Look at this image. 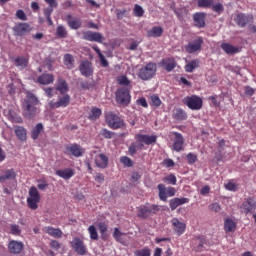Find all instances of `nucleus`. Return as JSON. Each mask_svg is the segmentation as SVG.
<instances>
[{
  "instance_id": "f257e3e1",
  "label": "nucleus",
  "mask_w": 256,
  "mask_h": 256,
  "mask_svg": "<svg viewBox=\"0 0 256 256\" xmlns=\"http://www.w3.org/2000/svg\"><path fill=\"white\" fill-rule=\"evenodd\" d=\"M37 105H39L37 96L28 92L26 99L22 103L23 115L26 119H34L35 115H37Z\"/></svg>"
},
{
  "instance_id": "f03ea898",
  "label": "nucleus",
  "mask_w": 256,
  "mask_h": 256,
  "mask_svg": "<svg viewBox=\"0 0 256 256\" xmlns=\"http://www.w3.org/2000/svg\"><path fill=\"white\" fill-rule=\"evenodd\" d=\"M105 121L110 129H123L125 127V121L113 112L105 113Z\"/></svg>"
},
{
  "instance_id": "7ed1b4c3",
  "label": "nucleus",
  "mask_w": 256,
  "mask_h": 256,
  "mask_svg": "<svg viewBox=\"0 0 256 256\" xmlns=\"http://www.w3.org/2000/svg\"><path fill=\"white\" fill-rule=\"evenodd\" d=\"M155 73H157V64L150 62L139 70L138 77L142 81H149L155 77Z\"/></svg>"
},
{
  "instance_id": "20e7f679",
  "label": "nucleus",
  "mask_w": 256,
  "mask_h": 256,
  "mask_svg": "<svg viewBox=\"0 0 256 256\" xmlns=\"http://www.w3.org/2000/svg\"><path fill=\"white\" fill-rule=\"evenodd\" d=\"M184 105L188 106V109L192 111H199L203 108V99L197 95L187 96L183 100Z\"/></svg>"
},
{
  "instance_id": "39448f33",
  "label": "nucleus",
  "mask_w": 256,
  "mask_h": 256,
  "mask_svg": "<svg viewBox=\"0 0 256 256\" xmlns=\"http://www.w3.org/2000/svg\"><path fill=\"white\" fill-rule=\"evenodd\" d=\"M41 201V196L39 195V190L32 186L29 189V197L27 198V203L29 209L35 211L39 206L37 205Z\"/></svg>"
},
{
  "instance_id": "423d86ee",
  "label": "nucleus",
  "mask_w": 256,
  "mask_h": 256,
  "mask_svg": "<svg viewBox=\"0 0 256 256\" xmlns=\"http://www.w3.org/2000/svg\"><path fill=\"white\" fill-rule=\"evenodd\" d=\"M131 88H119L116 91V101L120 105H129L131 103Z\"/></svg>"
},
{
  "instance_id": "0eeeda50",
  "label": "nucleus",
  "mask_w": 256,
  "mask_h": 256,
  "mask_svg": "<svg viewBox=\"0 0 256 256\" xmlns=\"http://www.w3.org/2000/svg\"><path fill=\"white\" fill-rule=\"evenodd\" d=\"M72 249L77 253V255L85 256L87 255V246L85 242L78 237H75L70 243Z\"/></svg>"
},
{
  "instance_id": "6e6552de",
  "label": "nucleus",
  "mask_w": 256,
  "mask_h": 256,
  "mask_svg": "<svg viewBox=\"0 0 256 256\" xmlns=\"http://www.w3.org/2000/svg\"><path fill=\"white\" fill-rule=\"evenodd\" d=\"M33 31V28L28 23H18L13 27V32L16 37H23Z\"/></svg>"
},
{
  "instance_id": "1a4fd4ad",
  "label": "nucleus",
  "mask_w": 256,
  "mask_h": 256,
  "mask_svg": "<svg viewBox=\"0 0 256 256\" xmlns=\"http://www.w3.org/2000/svg\"><path fill=\"white\" fill-rule=\"evenodd\" d=\"M253 14L238 13L234 18V21L238 27H247L249 23H253Z\"/></svg>"
},
{
  "instance_id": "9d476101",
  "label": "nucleus",
  "mask_w": 256,
  "mask_h": 256,
  "mask_svg": "<svg viewBox=\"0 0 256 256\" xmlns=\"http://www.w3.org/2000/svg\"><path fill=\"white\" fill-rule=\"evenodd\" d=\"M191 246L193 251L201 253V251H205V249H207V240H205L203 236H198L192 239Z\"/></svg>"
},
{
  "instance_id": "9b49d317",
  "label": "nucleus",
  "mask_w": 256,
  "mask_h": 256,
  "mask_svg": "<svg viewBox=\"0 0 256 256\" xmlns=\"http://www.w3.org/2000/svg\"><path fill=\"white\" fill-rule=\"evenodd\" d=\"M66 153L72 155V157H83L85 155V148L77 143L70 144L66 146Z\"/></svg>"
},
{
  "instance_id": "f8f14e48",
  "label": "nucleus",
  "mask_w": 256,
  "mask_h": 256,
  "mask_svg": "<svg viewBox=\"0 0 256 256\" xmlns=\"http://www.w3.org/2000/svg\"><path fill=\"white\" fill-rule=\"evenodd\" d=\"M83 39L85 41H91L95 43H103L105 40V37H103V34L99 32H93V31H85L83 32Z\"/></svg>"
},
{
  "instance_id": "ddd939ff",
  "label": "nucleus",
  "mask_w": 256,
  "mask_h": 256,
  "mask_svg": "<svg viewBox=\"0 0 256 256\" xmlns=\"http://www.w3.org/2000/svg\"><path fill=\"white\" fill-rule=\"evenodd\" d=\"M194 27H197V29H203L205 28V19H207V13L205 12H196L192 16Z\"/></svg>"
},
{
  "instance_id": "4468645a",
  "label": "nucleus",
  "mask_w": 256,
  "mask_h": 256,
  "mask_svg": "<svg viewBox=\"0 0 256 256\" xmlns=\"http://www.w3.org/2000/svg\"><path fill=\"white\" fill-rule=\"evenodd\" d=\"M203 46V39L201 37L196 38L194 41L189 42L188 45L185 46L186 53H197V51H201V47Z\"/></svg>"
},
{
  "instance_id": "2eb2a0df",
  "label": "nucleus",
  "mask_w": 256,
  "mask_h": 256,
  "mask_svg": "<svg viewBox=\"0 0 256 256\" xmlns=\"http://www.w3.org/2000/svg\"><path fill=\"white\" fill-rule=\"evenodd\" d=\"M241 213H245L246 215L249 213H255L256 202L253 198H248L246 201L242 203L240 206Z\"/></svg>"
},
{
  "instance_id": "dca6fc26",
  "label": "nucleus",
  "mask_w": 256,
  "mask_h": 256,
  "mask_svg": "<svg viewBox=\"0 0 256 256\" xmlns=\"http://www.w3.org/2000/svg\"><path fill=\"white\" fill-rule=\"evenodd\" d=\"M79 71L84 77H91L93 75V64L89 60H84L80 63Z\"/></svg>"
},
{
  "instance_id": "f3484780",
  "label": "nucleus",
  "mask_w": 256,
  "mask_h": 256,
  "mask_svg": "<svg viewBox=\"0 0 256 256\" xmlns=\"http://www.w3.org/2000/svg\"><path fill=\"white\" fill-rule=\"evenodd\" d=\"M135 139L138 143H144L145 145H153V143H157L156 135H145V134H136Z\"/></svg>"
},
{
  "instance_id": "a211bd4d",
  "label": "nucleus",
  "mask_w": 256,
  "mask_h": 256,
  "mask_svg": "<svg viewBox=\"0 0 256 256\" xmlns=\"http://www.w3.org/2000/svg\"><path fill=\"white\" fill-rule=\"evenodd\" d=\"M159 65L160 67H163L165 71L171 73V71L177 67V61H175V58H164Z\"/></svg>"
},
{
  "instance_id": "6ab92c4d",
  "label": "nucleus",
  "mask_w": 256,
  "mask_h": 256,
  "mask_svg": "<svg viewBox=\"0 0 256 256\" xmlns=\"http://www.w3.org/2000/svg\"><path fill=\"white\" fill-rule=\"evenodd\" d=\"M171 223L175 233H177L178 236H181L185 233V229H187V224L179 221V219L177 218H173Z\"/></svg>"
},
{
  "instance_id": "aec40b11",
  "label": "nucleus",
  "mask_w": 256,
  "mask_h": 256,
  "mask_svg": "<svg viewBox=\"0 0 256 256\" xmlns=\"http://www.w3.org/2000/svg\"><path fill=\"white\" fill-rule=\"evenodd\" d=\"M23 242L17 240H11L8 244V249L13 255H19L23 251Z\"/></svg>"
},
{
  "instance_id": "412c9836",
  "label": "nucleus",
  "mask_w": 256,
  "mask_h": 256,
  "mask_svg": "<svg viewBox=\"0 0 256 256\" xmlns=\"http://www.w3.org/2000/svg\"><path fill=\"white\" fill-rule=\"evenodd\" d=\"M94 163L99 169H106L109 165V158L105 154H98L94 158Z\"/></svg>"
},
{
  "instance_id": "4be33fe9",
  "label": "nucleus",
  "mask_w": 256,
  "mask_h": 256,
  "mask_svg": "<svg viewBox=\"0 0 256 256\" xmlns=\"http://www.w3.org/2000/svg\"><path fill=\"white\" fill-rule=\"evenodd\" d=\"M174 143H173V149L174 151H183V144L185 143L183 139V135L179 132H174Z\"/></svg>"
},
{
  "instance_id": "5701e85b",
  "label": "nucleus",
  "mask_w": 256,
  "mask_h": 256,
  "mask_svg": "<svg viewBox=\"0 0 256 256\" xmlns=\"http://www.w3.org/2000/svg\"><path fill=\"white\" fill-rule=\"evenodd\" d=\"M189 203V198H173L169 201V206L171 211H175L177 207H181V205H185Z\"/></svg>"
},
{
  "instance_id": "b1692460",
  "label": "nucleus",
  "mask_w": 256,
  "mask_h": 256,
  "mask_svg": "<svg viewBox=\"0 0 256 256\" xmlns=\"http://www.w3.org/2000/svg\"><path fill=\"white\" fill-rule=\"evenodd\" d=\"M55 89H56V91H59V93H61V95H65V93H67V91H69V85L67 84V81H65V79L58 78V81L55 85Z\"/></svg>"
},
{
  "instance_id": "393cba45",
  "label": "nucleus",
  "mask_w": 256,
  "mask_h": 256,
  "mask_svg": "<svg viewBox=\"0 0 256 256\" xmlns=\"http://www.w3.org/2000/svg\"><path fill=\"white\" fill-rule=\"evenodd\" d=\"M55 81L53 74H42L37 77V83L40 85H51Z\"/></svg>"
},
{
  "instance_id": "a878e982",
  "label": "nucleus",
  "mask_w": 256,
  "mask_h": 256,
  "mask_svg": "<svg viewBox=\"0 0 256 256\" xmlns=\"http://www.w3.org/2000/svg\"><path fill=\"white\" fill-rule=\"evenodd\" d=\"M56 175L58 177H61V179H65L67 181V180L71 179V177H73V175H75V171L70 168H65L62 170H56Z\"/></svg>"
},
{
  "instance_id": "bb28decb",
  "label": "nucleus",
  "mask_w": 256,
  "mask_h": 256,
  "mask_svg": "<svg viewBox=\"0 0 256 256\" xmlns=\"http://www.w3.org/2000/svg\"><path fill=\"white\" fill-rule=\"evenodd\" d=\"M17 172L14 169H8L4 171V175H0V183H5V181L16 179Z\"/></svg>"
},
{
  "instance_id": "cd10ccee",
  "label": "nucleus",
  "mask_w": 256,
  "mask_h": 256,
  "mask_svg": "<svg viewBox=\"0 0 256 256\" xmlns=\"http://www.w3.org/2000/svg\"><path fill=\"white\" fill-rule=\"evenodd\" d=\"M71 103V97L68 94H64L63 97H59L58 101L54 103V107L59 109V107H67Z\"/></svg>"
},
{
  "instance_id": "c85d7f7f",
  "label": "nucleus",
  "mask_w": 256,
  "mask_h": 256,
  "mask_svg": "<svg viewBox=\"0 0 256 256\" xmlns=\"http://www.w3.org/2000/svg\"><path fill=\"white\" fill-rule=\"evenodd\" d=\"M172 117L176 121H185L187 119V112L181 108H176L173 110Z\"/></svg>"
},
{
  "instance_id": "c756f323",
  "label": "nucleus",
  "mask_w": 256,
  "mask_h": 256,
  "mask_svg": "<svg viewBox=\"0 0 256 256\" xmlns=\"http://www.w3.org/2000/svg\"><path fill=\"white\" fill-rule=\"evenodd\" d=\"M221 49H223L227 55H235V53H239V51H241L239 47L233 46L229 43L221 44Z\"/></svg>"
},
{
  "instance_id": "7c9ffc66",
  "label": "nucleus",
  "mask_w": 256,
  "mask_h": 256,
  "mask_svg": "<svg viewBox=\"0 0 256 256\" xmlns=\"http://www.w3.org/2000/svg\"><path fill=\"white\" fill-rule=\"evenodd\" d=\"M14 133L20 141H27V130L23 126H16Z\"/></svg>"
},
{
  "instance_id": "2f4dec72",
  "label": "nucleus",
  "mask_w": 256,
  "mask_h": 256,
  "mask_svg": "<svg viewBox=\"0 0 256 256\" xmlns=\"http://www.w3.org/2000/svg\"><path fill=\"white\" fill-rule=\"evenodd\" d=\"M116 81H117L118 85H121L122 87H124V89H132L133 88V86H131V81L125 75L118 76Z\"/></svg>"
},
{
  "instance_id": "473e14b6",
  "label": "nucleus",
  "mask_w": 256,
  "mask_h": 256,
  "mask_svg": "<svg viewBox=\"0 0 256 256\" xmlns=\"http://www.w3.org/2000/svg\"><path fill=\"white\" fill-rule=\"evenodd\" d=\"M175 15L178 17L179 21H185V17L189 15V10L185 7L175 8Z\"/></svg>"
},
{
  "instance_id": "72a5a7b5",
  "label": "nucleus",
  "mask_w": 256,
  "mask_h": 256,
  "mask_svg": "<svg viewBox=\"0 0 256 256\" xmlns=\"http://www.w3.org/2000/svg\"><path fill=\"white\" fill-rule=\"evenodd\" d=\"M45 233L50 235V237H56V238H60L63 235V231H61V229L53 228L51 226H48L45 228Z\"/></svg>"
},
{
  "instance_id": "f704fd0d",
  "label": "nucleus",
  "mask_w": 256,
  "mask_h": 256,
  "mask_svg": "<svg viewBox=\"0 0 256 256\" xmlns=\"http://www.w3.org/2000/svg\"><path fill=\"white\" fill-rule=\"evenodd\" d=\"M92 49H93V51H95V53H97L102 67H109V62L107 61V58H105L103 53H101V49H99V47H97V45H93Z\"/></svg>"
},
{
  "instance_id": "c9c22d12",
  "label": "nucleus",
  "mask_w": 256,
  "mask_h": 256,
  "mask_svg": "<svg viewBox=\"0 0 256 256\" xmlns=\"http://www.w3.org/2000/svg\"><path fill=\"white\" fill-rule=\"evenodd\" d=\"M14 65L16 67H18V69H25L27 68V65H29V60H27V58L21 56V57H17L15 60H14Z\"/></svg>"
},
{
  "instance_id": "e433bc0d",
  "label": "nucleus",
  "mask_w": 256,
  "mask_h": 256,
  "mask_svg": "<svg viewBox=\"0 0 256 256\" xmlns=\"http://www.w3.org/2000/svg\"><path fill=\"white\" fill-rule=\"evenodd\" d=\"M64 65L67 69H75V58L73 57V55H64Z\"/></svg>"
},
{
  "instance_id": "4c0bfd02",
  "label": "nucleus",
  "mask_w": 256,
  "mask_h": 256,
  "mask_svg": "<svg viewBox=\"0 0 256 256\" xmlns=\"http://www.w3.org/2000/svg\"><path fill=\"white\" fill-rule=\"evenodd\" d=\"M151 215L150 209H149V204H146L144 206H140L138 208V217L141 219H147Z\"/></svg>"
},
{
  "instance_id": "58836bf2",
  "label": "nucleus",
  "mask_w": 256,
  "mask_h": 256,
  "mask_svg": "<svg viewBox=\"0 0 256 256\" xmlns=\"http://www.w3.org/2000/svg\"><path fill=\"white\" fill-rule=\"evenodd\" d=\"M198 67H199V60L195 59L190 61L188 64H186L185 71L186 73H193V71H195V69H198Z\"/></svg>"
},
{
  "instance_id": "ea45409f",
  "label": "nucleus",
  "mask_w": 256,
  "mask_h": 256,
  "mask_svg": "<svg viewBox=\"0 0 256 256\" xmlns=\"http://www.w3.org/2000/svg\"><path fill=\"white\" fill-rule=\"evenodd\" d=\"M213 3H215V0H197V6L200 9H211Z\"/></svg>"
},
{
  "instance_id": "a19ab883",
  "label": "nucleus",
  "mask_w": 256,
  "mask_h": 256,
  "mask_svg": "<svg viewBox=\"0 0 256 256\" xmlns=\"http://www.w3.org/2000/svg\"><path fill=\"white\" fill-rule=\"evenodd\" d=\"M41 131H43V124L38 123L35 128L31 132V137L35 141L36 139H39V135H41Z\"/></svg>"
},
{
  "instance_id": "79ce46f5",
  "label": "nucleus",
  "mask_w": 256,
  "mask_h": 256,
  "mask_svg": "<svg viewBox=\"0 0 256 256\" xmlns=\"http://www.w3.org/2000/svg\"><path fill=\"white\" fill-rule=\"evenodd\" d=\"M101 109L97 108V107H94L92 108L89 116H88V119H90V121H97V119H99V117H101Z\"/></svg>"
},
{
  "instance_id": "37998d69",
  "label": "nucleus",
  "mask_w": 256,
  "mask_h": 256,
  "mask_svg": "<svg viewBox=\"0 0 256 256\" xmlns=\"http://www.w3.org/2000/svg\"><path fill=\"white\" fill-rule=\"evenodd\" d=\"M235 227H237V225L235 224V222H233V220L229 218L225 220L224 229L227 233H231V231H235Z\"/></svg>"
},
{
  "instance_id": "c03bdc74",
  "label": "nucleus",
  "mask_w": 256,
  "mask_h": 256,
  "mask_svg": "<svg viewBox=\"0 0 256 256\" xmlns=\"http://www.w3.org/2000/svg\"><path fill=\"white\" fill-rule=\"evenodd\" d=\"M163 35V28L161 27H153L150 31H148V37H161Z\"/></svg>"
},
{
  "instance_id": "a18cd8bd",
  "label": "nucleus",
  "mask_w": 256,
  "mask_h": 256,
  "mask_svg": "<svg viewBox=\"0 0 256 256\" xmlns=\"http://www.w3.org/2000/svg\"><path fill=\"white\" fill-rule=\"evenodd\" d=\"M88 232L90 235V239H92V241H98L99 240V233H97V228L93 225L88 227Z\"/></svg>"
},
{
  "instance_id": "49530a36",
  "label": "nucleus",
  "mask_w": 256,
  "mask_h": 256,
  "mask_svg": "<svg viewBox=\"0 0 256 256\" xmlns=\"http://www.w3.org/2000/svg\"><path fill=\"white\" fill-rule=\"evenodd\" d=\"M159 199L161 201H167V188L163 184L158 185Z\"/></svg>"
},
{
  "instance_id": "de8ad7c7",
  "label": "nucleus",
  "mask_w": 256,
  "mask_h": 256,
  "mask_svg": "<svg viewBox=\"0 0 256 256\" xmlns=\"http://www.w3.org/2000/svg\"><path fill=\"white\" fill-rule=\"evenodd\" d=\"M98 229L100 231V235L102 239H105L107 237V230H108L107 223L105 222L98 223Z\"/></svg>"
},
{
  "instance_id": "09e8293b",
  "label": "nucleus",
  "mask_w": 256,
  "mask_h": 256,
  "mask_svg": "<svg viewBox=\"0 0 256 256\" xmlns=\"http://www.w3.org/2000/svg\"><path fill=\"white\" fill-rule=\"evenodd\" d=\"M123 235H125V233L119 231V228H114L113 237L118 243H123Z\"/></svg>"
},
{
  "instance_id": "8fccbe9b",
  "label": "nucleus",
  "mask_w": 256,
  "mask_h": 256,
  "mask_svg": "<svg viewBox=\"0 0 256 256\" xmlns=\"http://www.w3.org/2000/svg\"><path fill=\"white\" fill-rule=\"evenodd\" d=\"M133 13L135 17H143V15H145V10H143V7H141V5L135 4Z\"/></svg>"
},
{
  "instance_id": "3c124183",
  "label": "nucleus",
  "mask_w": 256,
  "mask_h": 256,
  "mask_svg": "<svg viewBox=\"0 0 256 256\" xmlns=\"http://www.w3.org/2000/svg\"><path fill=\"white\" fill-rule=\"evenodd\" d=\"M56 35L60 39H65V37H67V30L65 29V27L60 25L56 29Z\"/></svg>"
},
{
  "instance_id": "603ef678",
  "label": "nucleus",
  "mask_w": 256,
  "mask_h": 256,
  "mask_svg": "<svg viewBox=\"0 0 256 256\" xmlns=\"http://www.w3.org/2000/svg\"><path fill=\"white\" fill-rule=\"evenodd\" d=\"M100 135L104 137V139H113V136L115 135V132H112L110 130H107L106 128H103L100 131Z\"/></svg>"
},
{
  "instance_id": "864d4df0",
  "label": "nucleus",
  "mask_w": 256,
  "mask_h": 256,
  "mask_svg": "<svg viewBox=\"0 0 256 256\" xmlns=\"http://www.w3.org/2000/svg\"><path fill=\"white\" fill-rule=\"evenodd\" d=\"M43 91L46 95V97H48L49 99H51L52 97L55 96V93H57L56 89L53 87H44Z\"/></svg>"
},
{
  "instance_id": "5fc2aeb1",
  "label": "nucleus",
  "mask_w": 256,
  "mask_h": 256,
  "mask_svg": "<svg viewBox=\"0 0 256 256\" xmlns=\"http://www.w3.org/2000/svg\"><path fill=\"white\" fill-rule=\"evenodd\" d=\"M68 25L71 29H79L81 27V20L69 19Z\"/></svg>"
},
{
  "instance_id": "6e6d98bb",
  "label": "nucleus",
  "mask_w": 256,
  "mask_h": 256,
  "mask_svg": "<svg viewBox=\"0 0 256 256\" xmlns=\"http://www.w3.org/2000/svg\"><path fill=\"white\" fill-rule=\"evenodd\" d=\"M10 233L16 236L21 235V227L17 224H10Z\"/></svg>"
},
{
  "instance_id": "4d7b16f0",
  "label": "nucleus",
  "mask_w": 256,
  "mask_h": 256,
  "mask_svg": "<svg viewBox=\"0 0 256 256\" xmlns=\"http://www.w3.org/2000/svg\"><path fill=\"white\" fill-rule=\"evenodd\" d=\"M164 183H169L170 185H177V177L175 175L170 174L163 179Z\"/></svg>"
},
{
  "instance_id": "13d9d810",
  "label": "nucleus",
  "mask_w": 256,
  "mask_h": 256,
  "mask_svg": "<svg viewBox=\"0 0 256 256\" xmlns=\"http://www.w3.org/2000/svg\"><path fill=\"white\" fill-rule=\"evenodd\" d=\"M134 255L135 256H151V249L144 248V249L136 250L134 252Z\"/></svg>"
},
{
  "instance_id": "bf43d9fd",
  "label": "nucleus",
  "mask_w": 256,
  "mask_h": 256,
  "mask_svg": "<svg viewBox=\"0 0 256 256\" xmlns=\"http://www.w3.org/2000/svg\"><path fill=\"white\" fill-rule=\"evenodd\" d=\"M143 148V144H140V145H137L135 143H132L130 146H129V154L130 155H135V153H137V149H142Z\"/></svg>"
},
{
  "instance_id": "052dcab7",
  "label": "nucleus",
  "mask_w": 256,
  "mask_h": 256,
  "mask_svg": "<svg viewBox=\"0 0 256 256\" xmlns=\"http://www.w3.org/2000/svg\"><path fill=\"white\" fill-rule=\"evenodd\" d=\"M120 162L122 165H125V167H133V160L127 156H123L120 158Z\"/></svg>"
},
{
  "instance_id": "680f3d73",
  "label": "nucleus",
  "mask_w": 256,
  "mask_h": 256,
  "mask_svg": "<svg viewBox=\"0 0 256 256\" xmlns=\"http://www.w3.org/2000/svg\"><path fill=\"white\" fill-rule=\"evenodd\" d=\"M211 9L212 11H214V13L221 14L223 13L225 8L223 7V4L217 3V4H212Z\"/></svg>"
},
{
  "instance_id": "e2e57ef3",
  "label": "nucleus",
  "mask_w": 256,
  "mask_h": 256,
  "mask_svg": "<svg viewBox=\"0 0 256 256\" xmlns=\"http://www.w3.org/2000/svg\"><path fill=\"white\" fill-rule=\"evenodd\" d=\"M187 162L189 165H193L195 163H197V154L194 153H188L187 154Z\"/></svg>"
},
{
  "instance_id": "0e129e2a",
  "label": "nucleus",
  "mask_w": 256,
  "mask_h": 256,
  "mask_svg": "<svg viewBox=\"0 0 256 256\" xmlns=\"http://www.w3.org/2000/svg\"><path fill=\"white\" fill-rule=\"evenodd\" d=\"M150 99H151L152 105H154V107H161V99L159 98V96L152 95L150 97Z\"/></svg>"
},
{
  "instance_id": "69168bd1",
  "label": "nucleus",
  "mask_w": 256,
  "mask_h": 256,
  "mask_svg": "<svg viewBox=\"0 0 256 256\" xmlns=\"http://www.w3.org/2000/svg\"><path fill=\"white\" fill-rule=\"evenodd\" d=\"M148 208L150 209V215H155L156 213H159L161 209L159 205H155V204H152V205L148 204Z\"/></svg>"
},
{
  "instance_id": "338daca9",
  "label": "nucleus",
  "mask_w": 256,
  "mask_h": 256,
  "mask_svg": "<svg viewBox=\"0 0 256 256\" xmlns=\"http://www.w3.org/2000/svg\"><path fill=\"white\" fill-rule=\"evenodd\" d=\"M16 17L17 19H20V21H27V15L23 10H17Z\"/></svg>"
},
{
  "instance_id": "774afa93",
  "label": "nucleus",
  "mask_w": 256,
  "mask_h": 256,
  "mask_svg": "<svg viewBox=\"0 0 256 256\" xmlns=\"http://www.w3.org/2000/svg\"><path fill=\"white\" fill-rule=\"evenodd\" d=\"M47 187H49V183L48 182H45V181H39L38 182L37 188L40 191H45V189H47Z\"/></svg>"
}]
</instances>
